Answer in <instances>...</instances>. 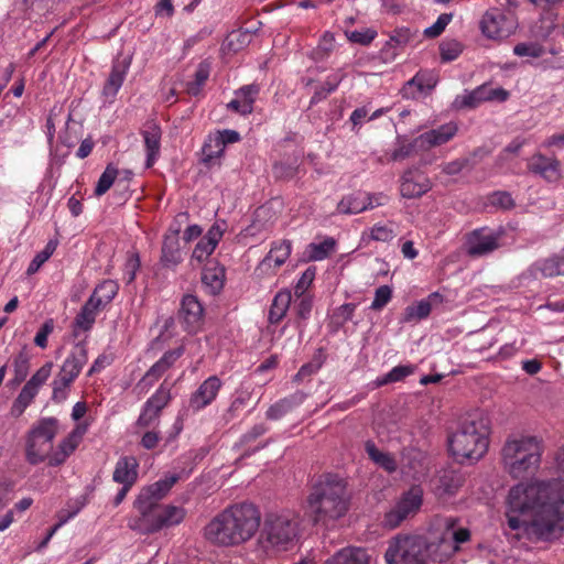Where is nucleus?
Returning <instances> with one entry per match:
<instances>
[{
    "label": "nucleus",
    "instance_id": "50",
    "mask_svg": "<svg viewBox=\"0 0 564 564\" xmlns=\"http://www.w3.org/2000/svg\"><path fill=\"white\" fill-rule=\"evenodd\" d=\"M415 82H419L420 93H430L438 82V75L434 70H420L415 75Z\"/></svg>",
    "mask_w": 564,
    "mask_h": 564
},
{
    "label": "nucleus",
    "instance_id": "49",
    "mask_svg": "<svg viewBox=\"0 0 564 564\" xmlns=\"http://www.w3.org/2000/svg\"><path fill=\"white\" fill-rule=\"evenodd\" d=\"M56 247H57V241L50 240L46 243L45 248L33 258V260L31 261V263L26 270V273L29 275L35 273L40 269V267L50 259V257L55 251Z\"/></svg>",
    "mask_w": 564,
    "mask_h": 564
},
{
    "label": "nucleus",
    "instance_id": "48",
    "mask_svg": "<svg viewBox=\"0 0 564 564\" xmlns=\"http://www.w3.org/2000/svg\"><path fill=\"white\" fill-rule=\"evenodd\" d=\"M14 373L15 381L22 382L26 378L30 368V356L28 354V347L23 346L19 355L14 359Z\"/></svg>",
    "mask_w": 564,
    "mask_h": 564
},
{
    "label": "nucleus",
    "instance_id": "58",
    "mask_svg": "<svg viewBox=\"0 0 564 564\" xmlns=\"http://www.w3.org/2000/svg\"><path fill=\"white\" fill-rule=\"evenodd\" d=\"M513 53L518 56L536 58L543 55L544 48L538 43H519L513 47Z\"/></svg>",
    "mask_w": 564,
    "mask_h": 564
},
{
    "label": "nucleus",
    "instance_id": "14",
    "mask_svg": "<svg viewBox=\"0 0 564 564\" xmlns=\"http://www.w3.org/2000/svg\"><path fill=\"white\" fill-rule=\"evenodd\" d=\"M431 188L430 178L416 166L408 169L401 176L400 193L404 198H419Z\"/></svg>",
    "mask_w": 564,
    "mask_h": 564
},
{
    "label": "nucleus",
    "instance_id": "64",
    "mask_svg": "<svg viewBox=\"0 0 564 564\" xmlns=\"http://www.w3.org/2000/svg\"><path fill=\"white\" fill-rule=\"evenodd\" d=\"M491 204L502 209H511L514 207V200L508 192H496L491 196Z\"/></svg>",
    "mask_w": 564,
    "mask_h": 564
},
{
    "label": "nucleus",
    "instance_id": "55",
    "mask_svg": "<svg viewBox=\"0 0 564 564\" xmlns=\"http://www.w3.org/2000/svg\"><path fill=\"white\" fill-rule=\"evenodd\" d=\"M73 381L58 373L54 379L52 399L56 402H61L67 397V389Z\"/></svg>",
    "mask_w": 564,
    "mask_h": 564
},
{
    "label": "nucleus",
    "instance_id": "40",
    "mask_svg": "<svg viewBox=\"0 0 564 564\" xmlns=\"http://www.w3.org/2000/svg\"><path fill=\"white\" fill-rule=\"evenodd\" d=\"M366 451L369 457L388 473L397 470L395 459L390 454L379 451L372 442L366 443Z\"/></svg>",
    "mask_w": 564,
    "mask_h": 564
},
{
    "label": "nucleus",
    "instance_id": "25",
    "mask_svg": "<svg viewBox=\"0 0 564 564\" xmlns=\"http://www.w3.org/2000/svg\"><path fill=\"white\" fill-rule=\"evenodd\" d=\"M530 273L533 276H538L540 274L543 278L564 275V257L555 254L550 258L539 260L530 267Z\"/></svg>",
    "mask_w": 564,
    "mask_h": 564
},
{
    "label": "nucleus",
    "instance_id": "15",
    "mask_svg": "<svg viewBox=\"0 0 564 564\" xmlns=\"http://www.w3.org/2000/svg\"><path fill=\"white\" fill-rule=\"evenodd\" d=\"M171 400L170 389L164 384L145 402L142 413L140 414L137 424L141 427H148L161 411L167 405Z\"/></svg>",
    "mask_w": 564,
    "mask_h": 564
},
{
    "label": "nucleus",
    "instance_id": "33",
    "mask_svg": "<svg viewBox=\"0 0 564 564\" xmlns=\"http://www.w3.org/2000/svg\"><path fill=\"white\" fill-rule=\"evenodd\" d=\"M292 301V294L288 290L280 291L273 299L269 311V322L278 324L285 316Z\"/></svg>",
    "mask_w": 564,
    "mask_h": 564
},
{
    "label": "nucleus",
    "instance_id": "41",
    "mask_svg": "<svg viewBox=\"0 0 564 564\" xmlns=\"http://www.w3.org/2000/svg\"><path fill=\"white\" fill-rule=\"evenodd\" d=\"M292 243L290 240H283L279 245L271 248L268 257L262 261L258 269L263 265H270L271 261H274L276 267L282 265L291 253Z\"/></svg>",
    "mask_w": 564,
    "mask_h": 564
},
{
    "label": "nucleus",
    "instance_id": "28",
    "mask_svg": "<svg viewBox=\"0 0 564 564\" xmlns=\"http://www.w3.org/2000/svg\"><path fill=\"white\" fill-rule=\"evenodd\" d=\"M178 234L180 229H175L164 237L161 256L164 267H175L182 260Z\"/></svg>",
    "mask_w": 564,
    "mask_h": 564
},
{
    "label": "nucleus",
    "instance_id": "9",
    "mask_svg": "<svg viewBox=\"0 0 564 564\" xmlns=\"http://www.w3.org/2000/svg\"><path fill=\"white\" fill-rule=\"evenodd\" d=\"M185 511L175 506H154L145 514H140L130 525L143 534L160 531L162 528L178 524L183 521Z\"/></svg>",
    "mask_w": 564,
    "mask_h": 564
},
{
    "label": "nucleus",
    "instance_id": "27",
    "mask_svg": "<svg viewBox=\"0 0 564 564\" xmlns=\"http://www.w3.org/2000/svg\"><path fill=\"white\" fill-rule=\"evenodd\" d=\"M129 66L130 61L128 59L117 61L113 63L109 77L102 88V95L105 97H115L117 95L118 90L122 86Z\"/></svg>",
    "mask_w": 564,
    "mask_h": 564
},
{
    "label": "nucleus",
    "instance_id": "54",
    "mask_svg": "<svg viewBox=\"0 0 564 564\" xmlns=\"http://www.w3.org/2000/svg\"><path fill=\"white\" fill-rule=\"evenodd\" d=\"M452 19L453 13H442L433 25L424 30V35L429 39H435L440 36L452 21Z\"/></svg>",
    "mask_w": 564,
    "mask_h": 564
},
{
    "label": "nucleus",
    "instance_id": "17",
    "mask_svg": "<svg viewBox=\"0 0 564 564\" xmlns=\"http://www.w3.org/2000/svg\"><path fill=\"white\" fill-rule=\"evenodd\" d=\"M498 247V237L495 235H484L482 229L474 230L467 239V253L471 257L485 256Z\"/></svg>",
    "mask_w": 564,
    "mask_h": 564
},
{
    "label": "nucleus",
    "instance_id": "12",
    "mask_svg": "<svg viewBox=\"0 0 564 564\" xmlns=\"http://www.w3.org/2000/svg\"><path fill=\"white\" fill-rule=\"evenodd\" d=\"M178 480L177 475H172L165 479H161L148 487H144L134 501V507L140 514H145L154 506H159V501L170 491L173 485Z\"/></svg>",
    "mask_w": 564,
    "mask_h": 564
},
{
    "label": "nucleus",
    "instance_id": "59",
    "mask_svg": "<svg viewBox=\"0 0 564 564\" xmlns=\"http://www.w3.org/2000/svg\"><path fill=\"white\" fill-rule=\"evenodd\" d=\"M392 290L389 285H381L375 292V299L371 303V308L375 311H380L384 307L388 302L391 300Z\"/></svg>",
    "mask_w": 564,
    "mask_h": 564
},
{
    "label": "nucleus",
    "instance_id": "62",
    "mask_svg": "<svg viewBox=\"0 0 564 564\" xmlns=\"http://www.w3.org/2000/svg\"><path fill=\"white\" fill-rule=\"evenodd\" d=\"M54 329V321L52 318L44 322L40 330L35 335L34 344L41 348L47 346V337Z\"/></svg>",
    "mask_w": 564,
    "mask_h": 564
},
{
    "label": "nucleus",
    "instance_id": "6",
    "mask_svg": "<svg viewBox=\"0 0 564 564\" xmlns=\"http://www.w3.org/2000/svg\"><path fill=\"white\" fill-rule=\"evenodd\" d=\"M247 503L229 506L213 518L204 529V536L218 546H234L245 542Z\"/></svg>",
    "mask_w": 564,
    "mask_h": 564
},
{
    "label": "nucleus",
    "instance_id": "47",
    "mask_svg": "<svg viewBox=\"0 0 564 564\" xmlns=\"http://www.w3.org/2000/svg\"><path fill=\"white\" fill-rule=\"evenodd\" d=\"M414 371L413 366H397L391 369L387 375L381 378H378L376 381L377 387H381L391 382H398L404 379L405 377L412 375Z\"/></svg>",
    "mask_w": 564,
    "mask_h": 564
},
{
    "label": "nucleus",
    "instance_id": "8",
    "mask_svg": "<svg viewBox=\"0 0 564 564\" xmlns=\"http://www.w3.org/2000/svg\"><path fill=\"white\" fill-rule=\"evenodd\" d=\"M57 432L58 421L55 417H43L30 429L25 435V460L30 465L50 459Z\"/></svg>",
    "mask_w": 564,
    "mask_h": 564
},
{
    "label": "nucleus",
    "instance_id": "21",
    "mask_svg": "<svg viewBox=\"0 0 564 564\" xmlns=\"http://www.w3.org/2000/svg\"><path fill=\"white\" fill-rule=\"evenodd\" d=\"M138 467L139 464L134 456L121 457L117 462L112 474L113 481L121 485L133 486L138 479Z\"/></svg>",
    "mask_w": 564,
    "mask_h": 564
},
{
    "label": "nucleus",
    "instance_id": "20",
    "mask_svg": "<svg viewBox=\"0 0 564 564\" xmlns=\"http://www.w3.org/2000/svg\"><path fill=\"white\" fill-rule=\"evenodd\" d=\"M225 268L216 260H208L202 272V283L212 295L218 294L224 288Z\"/></svg>",
    "mask_w": 564,
    "mask_h": 564
},
{
    "label": "nucleus",
    "instance_id": "16",
    "mask_svg": "<svg viewBox=\"0 0 564 564\" xmlns=\"http://www.w3.org/2000/svg\"><path fill=\"white\" fill-rule=\"evenodd\" d=\"M203 312V306L195 295L187 294L183 297L178 317L185 324L188 333L196 330L202 321Z\"/></svg>",
    "mask_w": 564,
    "mask_h": 564
},
{
    "label": "nucleus",
    "instance_id": "46",
    "mask_svg": "<svg viewBox=\"0 0 564 564\" xmlns=\"http://www.w3.org/2000/svg\"><path fill=\"white\" fill-rule=\"evenodd\" d=\"M432 306L429 300L420 301L415 305H409L404 310L403 322H411L414 319H423L431 313Z\"/></svg>",
    "mask_w": 564,
    "mask_h": 564
},
{
    "label": "nucleus",
    "instance_id": "13",
    "mask_svg": "<svg viewBox=\"0 0 564 564\" xmlns=\"http://www.w3.org/2000/svg\"><path fill=\"white\" fill-rule=\"evenodd\" d=\"M513 28V21L497 8L488 10L480 21V30L485 36L492 40L508 37Z\"/></svg>",
    "mask_w": 564,
    "mask_h": 564
},
{
    "label": "nucleus",
    "instance_id": "32",
    "mask_svg": "<svg viewBox=\"0 0 564 564\" xmlns=\"http://www.w3.org/2000/svg\"><path fill=\"white\" fill-rule=\"evenodd\" d=\"M79 427H76L67 437L61 441L57 446V449L51 455L48 459L50 466H59L62 465L66 458L75 451L78 445V441L76 440V433Z\"/></svg>",
    "mask_w": 564,
    "mask_h": 564
},
{
    "label": "nucleus",
    "instance_id": "29",
    "mask_svg": "<svg viewBox=\"0 0 564 564\" xmlns=\"http://www.w3.org/2000/svg\"><path fill=\"white\" fill-rule=\"evenodd\" d=\"M458 131V127L455 122L451 121L440 126L436 129H432L422 133L419 139L430 147H437L448 142Z\"/></svg>",
    "mask_w": 564,
    "mask_h": 564
},
{
    "label": "nucleus",
    "instance_id": "7",
    "mask_svg": "<svg viewBox=\"0 0 564 564\" xmlns=\"http://www.w3.org/2000/svg\"><path fill=\"white\" fill-rule=\"evenodd\" d=\"M432 538L423 535L398 536L386 551L387 564H426L429 560L438 562Z\"/></svg>",
    "mask_w": 564,
    "mask_h": 564
},
{
    "label": "nucleus",
    "instance_id": "63",
    "mask_svg": "<svg viewBox=\"0 0 564 564\" xmlns=\"http://www.w3.org/2000/svg\"><path fill=\"white\" fill-rule=\"evenodd\" d=\"M297 167L285 164V163H275L273 165V174L275 178L279 180H291L296 175Z\"/></svg>",
    "mask_w": 564,
    "mask_h": 564
},
{
    "label": "nucleus",
    "instance_id": "42",
    "mask_svg": "<svg viewBox=\"0 0 564 564\" xmlns=\"http://www.w3.org/2000/svg\"><path fill=\"white\" fill-rule=\"evenodd\" d=\"M220 137H217L216 133H212L207 137L203 148H202V162L209 163L213 159L219 158L223 155L225 148L221 144Z\"/></svg>",
    "mask_w": 564,
    "mask_h": 564
},
{
    "label": "nucleus",
    "instance_id": "39",
    "mask_svg": "<svg viewBox=\"0 0 564 564\" xmlns=\"http://www.w3.org/2000/svg\"><path fill=\"white\" fill-rule=\"evenodd\" d=\"M37 392L39 390L25 383L17 399L13 401L11 406V415L14 417L21 416L25 409L31 404Z\"/></svg>",
    "mask_w": 564,
    "mask_h": 564
},
{
    "label": "nucleus",
    "instance_id": "22",
    "mask_svg": "<svg viewBox=\"0 0 564 564\" xmlns=\"http://www.w3.org/2000/svg\"><path fill=\"white\" fill-rule=\"evenodd\" d=\"M221 236L223 231L219 228V226H212L206 236H204L200 239V241L196 245L192 254V259L196 260L199 263L206 260L215 250Z\"/></svg>",
    "mask_w": 564,
    "mask_h": 564
},
{
    "label": "nucleus",
    "instance_id": "52",
    "mask_svg": "<svg viewBox=\"0 0 564 564\" xmlns=\"http://www.w3.org/2000/svg\"><path fill=\"white\" fill-rule=\"evenodd\" d=\"M476 165V162L471 160V158H462L454 160L452 162L443 164L442 172L446 175H457L459 174L464 169H474Z\"/></svg>",
    "mask_w": 564,
    "mask_h": 564
},
{
    "label": "nucleus",
    "instance_id": "4",
    "mask_svg": "<svg viewBox=\"0 0 564 564\" xmlns=\"http://www.w3.org/2000/svg\"><path fill=\"white\" fill-rule=\"evenodd\" d=\"M488 420L480 412L467 414L448 437L452 455L458 463L480 459L488 449Z\"/></svg>",
    "mask_w": 564,
    "mask_h": 564
},
{
    "label": "nucleus",
    "instance_id": "35",
    "mask_svg": "<svg viewBox=\"0 0 564 564\" xmlns=\"http://www.w3.org/2000/svg\"><path fill=\"white\" fill-rule=\"evenodd\" d=\"M372 198L373 196H367V203H365L355 195H347L338 203L337 210L341 214H358L367 209H372Z\"/></svg>",
    "mask_w": 564,
    "mask_h": 564
},
{
    "label": "nucleus",
    "instance_id": "57",
    "mask_svg": "<svg viewBox=\"0 0 564 564\" xmlns=\"http://www.w3.org/2000/svg\"><path fill=\"white\" fill-rule=\"evenodd\" d=\"M347 39L360 45H369L377 36V31L373 29H366L364 31L345 32Z\"/></svg>",
    "mask_w": 564,
    "mask_h": 564
},
{
    "label": "nucleus",
    "instance_id": "36",
    "mask_svg": "<svg viewBox=\"0 0 564 564\" xmlns=\"http://www.w3.org/2000/svg\"><path fill=\"white\" fill-rule=\"evenodd\" d=\"M118 289V284L115 281L106 280L96 286L90 299L94 300L97 305L105 307L116 296Z\"/></svg>",
    "mask_w": 564,
    "mask_h": 564
},
{
    "label": "nucleus",
    "instance_id": "44",
    "mask_svg": "<svg viewBox=\"0 0 564 564\" xmlns=\"http://www.w3.org/2000/svg\"><path fill=\"white\" fill-rule=\"evenodd\" d=\"M463 44L455 39L444 40L440 43V54L442 62H452L463 52Z\"/></svg>",
    "mask_w": 564,
    "mask_h": 564
},
{
    "label": "nucleus",
    "instance_id": "61",
    "mask_svg": "<svg viewBox=\"0 0 564 564\" xmlns=\"http://www.w3.org/2000/svg\"><path fill=\"white\" fill-rule=\"evenodd\" d=\"M299 299H300V301L295 304V312H296V317L299 319V327H301L300 322L306 321L311 315L312 307H313V300L311 296H305V295H302Z\"/></svg>",
    "mask_w": 564,
    "mask_h": 564
},
{
    "label": "nucleus",
    "instance_id": "1",
    "mask_svg": "<svg viewBox=\"0 0 564 564\" xmlns=\"http://www.w3.org/2000/svg\"><path fill=\"white\" fill-rule=\"evenodd\" d=\"M507 508L510 529H522L531 542L551 541L564 519V480L519 484L510 489Z\"/></svg>",
    "mask_w": 564,
    "mask_h": 564
},
{
    "label": "nucleus",
    "instance_id": "3",
    "mask_svg": "<svg viewBox=\"0 0 564 564\" xmlns=\"http://www.w3.org/2000/svg\"><path fill=\"white\" fill-rule=\"evenodd\" d=\"M301 521L293 513H269L265 516L253 553L257 558L268 556L270 550L286 552L301 539Z\"/></svg>",
    "mask_w": 564,
    "mask_h": 564
},
{
    "label": "nucleus",
    "instance_id": "18",
    "mask_svg": "<svg viewBox=\"0 0 564 564\" xmlns=\"http://www.w3.org/2000/svg\"><path fill=\"white\" fill-rule=\"evenodd\" d=\"M528 169L547 182H556L561 177L560 162L556 159L546 158L540 153L532 156Z\"/></svg>",
    "mask_w": 564,
    "mask_h": 564
},
{
    "label": "nucleus",
    "instance_id": "45",
    "mask_svg": "<svg viewBox=\"0 0 564 564\" xmlns=\"http://www.w3.org/2000/svg\"><path fill=\"white\" fill-rule=\"evenodd\" d=\"M119 174V171L117 167H115L111 163L107 165L104 173L100 175L96 188H95V195L101 196L105 193L108 192V189L112 186L115 183L117 176Z\"/></svg>",
    "mask_w": 564,
    "mask_h": 564
},
{
    "label": "nucleus",
    "instance_id": "23",
    "mask_svg": "<svg viewBox=\"0 0 564 564\" xmlns=\"http://www.w3.org/2000/svg\"><path fill=\"white\" fill-rule=\"evenodd\" d=\"M370 555L364 547L348 546L336 552L324 564H369Z\"/></svg>",
    "mask_w": 564,
    "mask_h": 564
},
{
    "label": "nucleus",
    "instance_id": "30",
    "mask_svg": "<svg viewBox=\"0 0 564 564\" xmlns=\"http://www.w3.org/2000/svg\"><path fill=\"white\" fill-rule=\"evenodd\" d=\"M484 101H488L486 85H481L471 91H465V94L456 96L453 101V108L456 110L474 109Z\"/></svg>",
    "mask_w": 564,
    "mask_h": 564
},
{
    "label": "nucleus",
    "instance_id": "5",
    "mask_svg": "<svg viewBox=\"0 0 564 564\" xmlns=\"http://www.w3.org/2000/svg\"><path fill=\"white\" fill-rule=\"evenodd\" d=\"M541 446L535 436L507 440L501 448L505 470L516 479L533 475L541 463Z\"/></svg>",
    "mask_w": 564,
    "mask_h": 564
},
{
    "label": "nucleus",
    "instance_id": "2",
    "mask_svg": "<svg viewBox=\"0 0 564 564\" xmlns=\"http://www.w3.org/2000/svg\"><path fill=\"white\" fill-rule=\"evenodd\" d=\"M350 496L346 481L334 474L323 475L307 497L314 523L326 524L344 517L349 509Z\"/></svg>",
    "mask_w": 564,
    "mask_h": 564
},
{
    "label": "nucleus",
    "instance_id": "37",
    "mask_svg": "<svg viewBox=\"0 0 564 564\" xmlns=\"http://www.w3.org/2000/svg\"><path fill=\"white\" fill-rule=\"evenodd\" d=\"M463 485V478L459 474L455 471H444L437 480V491L441 495L452 496L457 492V490Z\"/></svg>",
    "mask_w": 564,
    "mask_h": 564
},
{
    "label": "nucleus",
    "instance_id": "26",
    "mask_svg": "<svg viewBox=\"0 0 564 564\" xmlns=\"http://www.w3.org/2000/svg\"><path fill=\"white\" fill-rule=\"evenodd\" d=\"M87 361V350L84 344H77L72 351L70 356L63 364L61 371L62 376L74 381L79 375L83 366Z\"/></svg>",
    "mask_w": 564,
    "mask_h": 564
},
{
    "label": "nucleus",
    "instance_id": "10",
    "mask_svg": "<svg viewBox=\"0 0 564 564\" xmlns=\"http://www.w3.org/2000/svg\"><path fill=\"white\" fill-rule=\"evenodd\" d=\"M423 494L420 485H412L404 491L395 506L384 514V528L395 529L408 518L414 517L422 507Z\"/></svg>",
    "mask_w": 564,
    "mask_h": 564
},
{
    "label": "nucleus",
    "instance_id": "11",
    "mask_svg": "<svg viewBox=\"0 0 564 564\" xmlns=\"http://www.w3.org/2000/svg\"><path fill=\"white\" fill-rule=\"evenodd\" d=\"M458 520L456 518H444L442 527L444 530L440 534L432 535L435 543V550L438 553L440 563L446 561L454 552L458 550V545L469 541L470 531L467 528H456Z\"/></svg>",
    "mask_w": 564,
    "mask_h": 564
},
{
    "label": "nucleus",
    "instance_id": "34",
    "mask_svg": "<svg viewBox=\"0 0 564 564\" xmlns=\"http://www.w3.org/2000/svg\"><path fill=\"white\" fill-rule=\"evenodd\" d=\"M100 308L102 307L97 305V303L89 297L80 308V312L76 315L74 325L85 332L89 330L93 327L96 314Z\"/></svg>",
    "mask_w": 564,
    "mask_h": 564
},
{
    "label": "nucleus",
    "instance_id": "53",
    "mask_svg": "<svg viewBox=\"0 0 564 564\" xmlns=\"http://www.w3.org/2000/svg\"><path fill=\"white\" fill-rule=\"evenodd\" d=\"M245 47V33L241 30L231 31L224 44L223 50L228 52H239Z\"/></svg>",
    "mask_w": 564,
    "mask_h": 564
},
{
    "label": "nucleus",
    "instance_id": "43",
    "mask_svg": "<svg viewBox=\"0 0 564 564\" xmlns=\"http://www.w3.org/2000/svg\"><path fill=\"white\" fill-rule=\"evenodd\" d=\"M209 63L202 62L195 72V79L186 84V93L191 96L199 95L202 87L205 85L206 80L209 77Z\"/></svg>",
    "mask_w": 564,
    "mask_h": 564
},
{
    "label": "nucleus",
    "instance_id": "31",
    "mask_svg": "<svg viewBox=\"0 0 564 564\" xmlns=\"http://www.w3.org/2000/svg\"><path fill=\"white\" fill-rule=\"evenodd\" d=\"M304 399L305 394L302 392H296L288 398H284L268 409L267 417L270 420H279L292 411L293 408L300 405Z\"/></svg>",
    "mask_w": 564,
    "mask_h": 564
},
{
    "label": "nucleus",
    "instance_id": "56",
    "mask_svg": "<svg viewBox=\"0 0 564 564\" xmlns=\"http://www.w3.org/2000/svg\"><path fill=\"white\" fill-rule=\"evenodd\" d=\"M316 274V268L315 267H308L302 274V276L299 279L295 288H294V294L295 296L300 297L305 294L306 290L311 286L315 279Z\"/></svg>",
    "mask_w": 564,
    "mask_h": 564
},
{
    "label": "nucleus",
    "instance_id": "51",
    "mask_svg": "<svg viewBox=\"0 0 564 564\" xmlns=\"http://www.w3.org/2000/svg\"><path fill=\"white\" fill-rule=\"evenodd\" d=\"M415 33L416 32L413 33L409 28H399L392 32L390 39L386 43L395 48H403L413 39Z\"/></svg>",
    "mask_w": 564,
    "mask_h": 564
},
{
    "label": "nucleus",
    "instance_id": "38",
    "mask_svg": "<svg viewBox=\"0 0 564 564\" xmlns=\"http://www.w3.org/2000/svg\"><path fill=\"white\" fill-rule=\"evenodd\" d=\"M336 241L334 238L328 237L319 243H310L307 246V259L310 261H319L328 258L335 250Z\"/></svg>",
    "mask_w": 564,
    "mask_h": 564
},
{
    "label": "nucleus",
    "instance_id": "19",
    "mask_svg": "<svg viewBox=\"0 0 564 564\" xmlns=\"http://www.w3.org/2000/svg\"><path fill=\"white\" fill-rule=\"evenodd\" d=\"M221 387L220 380L213 376L206 379L189 399V406L196 411L208 405L217 395Z\"/></svg>",
    "mask_w": 564,
    "mask_h": 564
},
{
    "label": "nucleus",
    "instance_id": "60",
    "mask_svg": "<svg viewBox=\"0 0 564 564\" xmlns=\"http://www.w3.org/2000/svg\"><path fill=\"white\" fill-rule=\"evenodd\" d=\"M53 368V362L48 361L44 364L26 382L30 387L35 388L39 390V388L51 376V371Z\"/></svg>",
    "mask_w": 564,
    "mask_h": 564
},
{
    "label": "nucleus",
    "instance_id": "24",
    "mask_svg": "<svg viewBox=\"0 0 564 564\" xmlns=\"http://www.w3.org/2000/svg\"><path fill=\"white\" fill-rule=\"evenodd\" d=\"M141 134L147 148V167H151L160 152L162 131L156 123L147 122Z\"/></svg>",
    "mask_w": 564,
    "mask_h": 564
}]
</instances>
